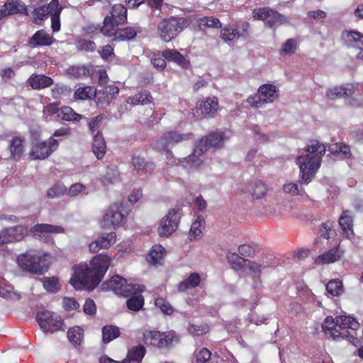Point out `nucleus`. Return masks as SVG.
Masks as SVG:
<instances>
[{
  "mask_svg": "<svg viewBox=\"0 0 363 363\" xmlns=\"http://www.w3.org/2000/svg\"><path fill=\"white\" fill-rule=\"evenodd\" d=\"M111 259L106 255L95 256L89 264L81 263L73 267V274L70 279L74 289H93L101 281L110 265Z\"/></svg>",
  "mask_w": 363,
  "mask_h": 363,
  "instance_id": "1",
  "label": "nucleus"
},
{
  "mask_svg": "<svg viewBox=\"0 0 363 363\" xmlns=\"http://www.w3.org/2000/svg\"><path fill=\"white\" fill-rule=\"evenodd\" d=\"M326 147L317 140H312L306 146V154L297 157L296 162L301 171V181L308 184L312 176L319 169L321 159L325 153Z\"/></svg>",
  "mask_w": 363,
  "mask_h": 363,
  "instance_id": "2",
  "label": "nucleus"
},
{
  "mask_svg": "<svg viewBox=\"0 0 363 363\" xmlns=\"http://www.w3.org/2000/svg\"><path fill=\"white\" fill-rule=\"evenodd\" d=\"M322 328L326 336L338 340L349 337L348 330H358L359 323L352 316L338 315L335 318L327 317Z\"/></svg>",
  "mask_w": 363,
  "mask_h": 363,
  "instance_id": "3",
  "label": "nucleus"
},
{
  "mask_svg": "<svg viewBox=\"0 0 363 363\" xmlns=\"http://www.w3.org/2000/svg\"><path fill=\"white\" fill-rule=\"evenodd\" d=\"M189 25L185 18L171 17L162 20L157 26V33L160 39L166 43L174 39Z\"/></svg>",
  "mask_w": 363,
  "mask_h": 363,
  "instance_id": "4",
  "label": "nucleus"
},
{
  "mask_svg": "<svg viewBox=\"0 0 363 363\" xmlns=\"http://www.w3.org/2000/svg\"><path fill=\"white\" fill-rule=\"evenodd\" d=\"M48 254L40 255L34 252H28L17 258L21 268L33 274H43L48 268L46 257Z\"/></svg>",
  "mask_w": 363,
  "mask_h": 363,
  "instance_id": "5",
  "label": "nucleus"
},
{
  "mask_svg": "<svg viewBox=\"0 0 363 363\" xmlns=\"http://www.w3.org/2000/svg\"><path fill=\"white\" fill-rule=\"evenodd\" d=\"M127 21V9L122 4H115L112 6L109 14L104 19V26L100 28L101 32L106 36L113 35L114 28Z\"/></svg>",
  "mask_w": 363,
  "mask_h": 363,
  "instance_id": "6",
  "label": "nucleus"
},
{
  "mask_svg": "<svg viewBox=\"0 0 363 363\" xmlns=\"http://www.w3.org/2000/svg\"><path fill=\"white\" fill-rule=\"evenodd\" d=\"M279 95V88L272 84H264L261 85L257 93L255 95H250L247 99V102L255 108H262L266 104L273 103Z\"/></svg>",
  "mask_w": 363,
  "mask_h": 363,
  "instance_id": "7",
  "label": "nucleus"
},
{
  "mask_svg": "<svg viewBox=\"0 0 363 363\" xmlns=\"http://www.w3.org/2000/svg\"><path fill=\"white\" fill-rule=\"evenodd\" d=\"M129 212L130 209L125 206L123 202L115 203L106 210L101 225L106 228L119 226Z\"/></svg>",
  "mask_w": 363,
  "mask_h": 363,
  "instance_id": "8",
  "label": "nucleus"
},
{
  "mask_svg": "<svg viewBox=\"0 0 363 363\" xmlns=\"http://www.w3.org/2000/svg\"><path fill=\"white\" fill-rule=\"evenodd\" d=\"M104 289H110L118 295L129 296L144 290V286L133 284H127L126 279L116 275L103 284Z\"/></svg>",
  "mask_w": 363,
  "mask_h": 363,
  "instance_id": "9",
  "label": "nucleus"
},
{
  "mask_svg": "<svg viewBox=\"0 0 363 363\" xmlns=\"http://www.w3.org/2000/svg\"><path fill=\"white\" fill-rule=\"evenodd\" d=\"M37 322L41 330L45 333L64 330L63 321L60 315L50 311H42L36 315Z\"/></svg>",
  "mask_w": 363,
  "mask_h": 363,
  "instance_id": "10",
  "label": "nucleus"
},
{
  "mask_svg": "<svg viewBox=\"0 0 363 363\" xmlns=\"http://www.w3.org/2000/svg\"><path fill=\"white\" fill-rule=\"evenodd\" d=\"M252 17L256 20L264 21L269 28H276L287 21L286 18L269 7L255 9Z\"/></svg>",
  "mask_w": 363,
  "mask_h": 363,
  "instance_id": "11",
  "label": "nucleus"
},
{
  "mask_svg": "<svg viewBox=\"0 0 363 363\" xmlns=\"http://www.w3.org/2000/svg\"><path fill=\"white\" fill-rule=\"evenodd\" d=\"M145 342L158 348H168L179 339L174 332L160 333L159 331H149L144 335Z\"/></svg>",
  "mask_w": 363,
  "mask_h": 363,
  "instance_id": "12",
  "label": "nucleus"
},
{
  "mask_svg": "<svg viewBox=\"0 0 363 363\" xmlns=\"http://www.w3.org/2000/svg\"><path fill=\"white\" fill-rule=\"evenodd\" d=\"M182 216L179 208H173L160 223L157 231L160 237H168L178 228Z\"/></svg>",
  "mask_w": 363,
  "mask_h": 363,
  "instance_id": "13",
  "label": "nucleus"
},
{
  "mask_svg": "<svg viewBox=\"0 0 363 363\" xmlns=\"http://www.w3.org/2000/svg\"><path fill=\"white\" fill-rule=\"evenodd\" d=\"M58 147V141L50 138L47 141H37L33 143L30 157L33 160H44Z\"/></svg>",
  "mask_w": 363,
  "mask_h": 363,
  "instance_id": "14",
  "label": "nucleus"
},
{
  "mask_svg": "<svg viewBox=\"0 0 363 363\" xmlns=\"http://www.w3.org/2000/svg\"><path fill=\"white\" fill-rule=\"evenodd\" d=\"M192 138L190 133L181 134L175 131L164 133L156 142L155 148L158 150H164L177 143L189 140Z\"/></svg>",
  "mask_w": 363,
  "mask_h": 363,
  "instance_id": "15",
  "label": "nucleus"
},
{
  "mask_svg": "<svg viewBox=\"0 0 363 363\" xmlns=\"http://www.w3.org/2000/svg\"><path fill=\"white\" fill-rule=\"evenodd\" d=\"M206 151L198 143L193 152L188 157L174 160L173 163L182 164L186 169H199L204 162V153Z\"/></svg>",
  "mask_w": 363,
  "mask_h": 363,
  "instance_id": "16",
  "label": "nucleus"
},
{
  "mask_svg": "<svg viewBox=\"0 0 363 363\" xmlns=\"http://www.w3.org/2000/svg\"><path fill=\"white\" fill-rule=\"evenodd\" d=\"M250 26L245 23L235 27H225L220 30V38L228 44L235 43L238 39H245L248 35Z\"/></svg>",
  "mask_w": 363,
  "mask_h": 363,
  "instance_id": "17",
  "label": "nucleus"
},
{
  "mask_svg": "<svg viewBox=\"0 0 363 363\" xmlns=\"http://www.w3.org/2000/svg\"><path fill=\"white\" fill-rule=\"evenodd\" d=\"M64 232L65 229L62 227L49 224H37L31 229V233L33 236L44 242H50L52 240L50 234L63 233Z\"/></svg>",
  "mask_w": 363,
  "mask_h": 363,
  "instance_id": "18",
  "label": "nucleus"
},
{
  "mask_svg": "<svg viewBox=\"0 0 363 363\" xmlns=\"http://www.w3.org/2000/svg\"><path fill=\"white\" fill-rule=\"evenodd\" d=\"M218 109V99L215 96L208 97L201 101L194 115L197 118L213 117Z\"/></svg>",
  "mask_w": 363,
  "mask_h": 363,
  "instance_id": "19",
  "label": "nucleus"
},
{
  "mask_svg": "<svg viewBox=\"0 0 363 363\" xmlns=\"http://www.w3.org/2000/svg\"><path fill=\"white\" fill-rule=\"evenodd\" d=\"M231 135L230 131L213 132L209 134L206 138L200 140L199 143L201 147L207 151L210 147H220L223 143L227 140Z\"/></svg>",
  "mask_w": 363,
  "mask_h": 363,
  "instance_id": "20",
  "label": "nucleus"
},
{
  "mask_svg": "<svg viewBox=\"0 0 363 363\" xmlns=\"http://www.w3.org/2000/svg\"><path fill=\"white\" fill-rule=\"evenodd\" d=\"M116 236L114 232L104 233L89 245V251L92 253H96L101 249H108L116 242Z\"/></svg>",
  "mask_w": 363,
  "mask_h": 363,
  "instance_id": "21",
  "label": "nucleus"
},
{
  "mask_svg": "<svg viewBox=\"0 0 363 363\" xmlns=\"http://www.w3.org/2000/svg\"><path fill=\"white\" fill-rule=\"evenodd\" d=\"M26 230L23 226L9 228L0 232V244L22 240Z\"/></svg>",
  "mask_w": 363,
  "mask_h": 363,
  "instance_id": "22",
  "label": "nucleus"
},
{
  "mask_svg": "<svg viewBox=\"0 0 363 363\" xmlns=\"http://www.w3.org/2000/svg\"><path fill=\"white\" fill-rule=\"evenodd\" d=\"M247 191L253 200H259L265 197L268 188L262 180H255L249 184Z\"/></svg>",
  "mask_w": 363,
  "mask_h": 363,
  "instance_id": "23",
  "label": "nucleus"
},
{
  "mask_svg": "<svg viewBox=\"0 0 363 363\" xmlns=\"http://www.w3.org/2000/svg\"><path fill=\"white\" fill-rule=\"evenodd\" d=\"M342 38L348 47L359 50L363 48V34L358 31H345L342 33Z\"/></svg>",
  "mask_w": 363,
  "mask_h": 363,
  "instance_id": "24",
  "label": "nucleus"
},
{
  "mask_svg": "<svg viewBox=\"0 0 363 363\" xmlns=\"http://www.w3.org/2000/svg\"><path fill=\"white\" fill-rule=\"evenodd\" d=\"M161 55L166 60L174 62L182 67L189 65V61L177 50L165 49L161 52Z\"/></svg>",
  "mask_w": 363,
  "mask_h": 363,
  "instance_id": "25",
  "label": "nucleus"
},
{
  "mask_svg": "<svg viewBox=\"0 0 363 363\" xmlns=\"http://www.w3.org/2000/svg\"><path fill=\"white\" fill-rule=\"evenodd\" d=\"M53 42V38L43 30H38L30 39L28 44L32 47L48 46Z\"/></svg>",
  "mask_w": 363,
  "mask_h": 363,
  "instance_id": "26",
  "label": "nucleus"
},
{
  "mask_svg": "<svg viewBox=\"0 0 363 363\" xmlns=\"http://www.w3.org/2000/svg\"><path fill=\"white\" fill-rule=\"evenodd\" d=\"M28 82L34 89H43L50 86L53 84V80L44 74H32Z\"/></svg>",
  "mask_w": 363,
  "mask_h": 363,
  "instance_id": "27",
  "label": "nucleus"
},
{
  "mask_svg": "<svg viewBox=\"0 0 363 363\" xmlns=\"http://www.w3.org/2000/svg\"><path fill=\"white\" fill-rule=\"evenodd\" d=\"M92 151L97 159H102L106 152V144L101 132L98 131L93 136Z\"/></svg>",
  "mask_w": 363,
  "mask_h": 363,
  "instance_id": "28",
  "label": "nucleus"
},
{
  "mask_svg": "<svg viewBox=\"0 0 363 363\" xmlns=\"http://www.w3.org/2000/svg\"><path fill=\"white\" fill-rule=\"evenodd\" d=\"M343 255L339 246L316 257V264H329L338 260Z\"/></svg>",
  "mask_w": 363,
  "mask_h": 363,
  "instance_id": "29",
  "label": "nucleus"
},
{
  "mask_svg": "<svg viewBox=\"0 0 363 363\" xmlns=\"http://www.w3.org/2000/svg\"><path fill=\"white\" fill-rule=\"evenodd\" d=\"M142 32L141 28L138 26H128L124 28L114 30L113 35L119 40H130L135 38L136 35Z\"/></svg>",
  "mask_w": 363,
  "mask_h": 363,
  "instance_id": "30",
  "label": "nucleus"
},
{
  "mask_svg": "<svg viewBox=\"0 0 363 363\" xmlns=\"http://www.w3.org/2000/svg\"><path fill=\"white\" fill-rule=\"evenodd\" d=\"M227 259L232 269L238 273L244 272L247 259H245L235 252H228Z\"/></svg>",
  "mask_w": 363,
  "mask_h": 363,
  "instance_id": "31",
  "label": "nucleus"
},
{
  "mask_svg": "<svg viewBox=\"0 0 363 363\" xmlns=\"http://www.w3.org/2000/svg\"><path fill=\"white\" fill-rule=\"evenodd\" d=\"M126 101L132 106L145 105L150 104L152 101V96L150 91L144 90L134 96L128 97Z\"/></svg>",
  "mask_w": 363,
  "mask_h": 363,
  "instance_id": "32",
  "label": "nucleus"
},
{
  "mask_svg": "<svg viewBox=\"0 0 363 363\" xmlns=\"http://www.w3.org/2000/svg\"><path fill=\"white\" fill-rule=\"evenodd\" d=\"M268 267L263 261L257 260L252 261L247 259L245 269L250 271V274L254 279H259L262 272Z\"/></svg>",
  "mask_w": 363,
  "mask_h": 363,
  "instance_id": "33",
  "label": "nucleus"
},
{
  "mask_svg": "<svg viewBox=\"0 0 363 363\" xmlns=\"http://www.w3.org/2000/svg\"><path fill=\"white\" fill-rule=\"evenodd\" d=\"M6 11L9 15L15 13H25L27 11L26 4L21 0H7L4 4Z\"/></svg>",
  "mask_w": 363,
  "mask_h": 363,
  "instance_id": "34",
  "label": "nucleus"
},
{
  "mask_svg": "<svg viewBox=\"0 0 363 363\" xmlns=\"http://www.w3.org/2000/svg\"><path fill=\"white\" fill-rule=\"evenodd\" d=\"M201 280V277L198 273H191L186 279L178 284V290L179 291H185L188 289H194L200 284Z\"/></svg>",
  "mask_w": 363,
  "mask_h": 363,
  "instance_id": "35",
  "label": "nucleus"
},
{
  "mask_svg": "<svg viewBox=\"0 0 363 363\" xmlns=\"http://www.w3.org/2000/svg\"><path fill=\"white\" fill-rule=\"evenodd\" d=\"M348 211H344L339 218V224L348 239H351L354 235L352 229V218L347 214Z\"/></svg>",
  "mask_w": 363,
  "mask_h": 363,
  "instance_id": "36",
  "label": "nucleus"
},
{
  "mask_svg": "<svg viewBox=\"0 0 363 363\" xmlns=\"http://www.w3.org/2000/svg\"><path fill=\"white\" fill-rule=\"evenodd\" d=\"M204 218L202 216H198L196 220L192 223L189 237L191 240L200 238L202 235V230L204 228Z\"/></svg>",
  "mask_w": 363,
  "mask_h": 363,
  "instance_id": "37",
  "label": "nucleus"
},
{
  "mask_svg": "<svg viewBox=\"0 0 363 363\" xmlns=\"http://www.w3.org/2000/svg\"><path fill=\"white\" fill-rule=\"evenodd\" d=\"M198 26L201 30L220 28L222 26V23L217 18L213 16H204L198 19Z\"/></svg>",
  "mask_w": 363,
  "mask_h": 363,
  "instance_id": "38",
  "label": "nucleus"
},
{
  "mask_svg": "<svg viewBox=\"0 0 363 363\" xmlns=\"http://www.w3.org/2000/svg\"><path fill=\"white\" fill-rule=\"evenodd\" d=\"M132 164L135 169L144 171L145 173L153 171L155 167L152 162H146L145 159L139 155H133Z\"/></svg>",
  "mask_w": 363,
  "mask_h": 363,
  "instance_id": "39",
  "label": "nucleus"
},
{
  "mask_svg": "<svg viewBox=\"0 0 363 363\" xmlns=\"http://www.w3.org/2000/svg\"><path fill=\"white\" fill-rule=\"evenodd\" d=\"M146 350L144 346L133 347L128 351L127 355L128 363L140 362L145 354Z\"/></svg>",
  "mask_w": 363,
  "mask_h": 363,
  "instance_id": "40",
  "label": "nucleus"
},
{
  "mask_svg": "<svg viewBox=\"0 0 363 363\" xmlns=\"http://www.w3.org/2000/svg\"><path fill=\"white\" fill-rule=\"evenodd\" d=\"M10 152L13 158L19 159L24 150L23 139L20 137L13 138L9 145Z\"/></svg>",
  "mask_w": 363,
  "mask_h": 363,
  "instance_id": "41",
  "label": "nucleus"
},
{
  "mask_svg": "<svg viewBox=\"0 0 363 363\" xmlns=\"http://www.w3.org/2000/svg\"><path fill=\"white\" fill-rule=\"evenodd\" d=\"M57 118L67 121H79L82 116L74 112L72 108L65 106L60 109Z\"/></svg>",
  "mask_w": 363,
  "mask_h": 363,
  "instance_id": "42",
  "label": "nucleus"
},
{
  "mask_svg": "<svg viewBox=\"0 0 363 363\" xmlns=\"http://www.w3.org/2000/svg\"><path fill=\"white\" fill-rule=\"evenodd\" d=\"M165 249L160 245H155L152 247L149 252V262L155 264L160 262L163 259L165 255Z\"/></svg>",
  "mask_w": 363,
  "mask_h": 363,
  "instance_id": "43",
  "label": "nucleus"
},
{
  "mask_svg": "<svg viewBox=\"0 0 363 363\" xmlns=\"http://www.w3.org/2000/svg\"><path fill=\"white\" fill-rule=\"evenodd\" d=\"M120 335L119 329L113 325H106L102 329V340L104 343H108Z\"/></svg>",
  "mask_w": 363,
  "mask_h": 363,
  "instance_id": "44",
  "label": "nucleus"
},
{
  "mask_svg": "<svg viewBox=\"0 0 363 363\" xmlns=\"http://www.w3.org/2000/svg\"><path fill=\"white\" fill-rule=\"evenodd\" d=\"M67 338L72 345H79L83 338V330L79 326L69 328L67 331Z\"/></svg>",
  "mask_w": 363,
  "mask_h": 363,
  "instance_id": "45",
  "label": "nucleus"
},
{
  "mask_svg": "<svg viewBox=\"0 0 363 363\" xmlns=\"http://www.w3.org/2000/svg\"><path fill=\"white\" fill-rule=\"evenodd\" d=\"M67 189L66 186L60 182L56 183L47 191V196L50 199L58 198L63 196Z\"/></svg>",
  "mask_w": 363,
  "mask_h": 363,
  "instance_id": "46",
  "label": "nucleus"
},
{
  "mask_svg": "<svg viewBox=\"0 0 363 363\" xmlns=\"http://www.w3.org/2000/svg\"><path fill=\"white\" fill-rule=\"evenodd\" d=\"M326 291L333 296H337L342 294V283L339 279L330 281L326 285Z\"/></svg>",
  "mask_w": 363,
  "mask_h": 363,
  "instance_id": "47",
  "label": "nucleus"
},
{
  "mask_svg": "<svg viewBox=\"0 0 363 363\" xmlns=\"http://www.w3.org/2000/svg\"><path fill=\"white\" fill-rule=\"evenodd\" d=\"M126 301L127 307L133 311H138L144 305V298L141 295H135Z\"/></svg>",
  "mask_w": 363,
  "mask_h": 363,
  "instance_id": "48",
  "label": "nucleus"
},
{
  "mask_svg": "<svg viewBox=\"0 0 363 363\" xmlns=\"http://www.w3.org/2000/svg\"><path fill=\"white\" fill-rule=\"evenodd\" d=\"M187 330L193 336H200L206 334L209 331V327L207 324L195 325L190 323Z\"/></svg>",
  "mask_w": 363,
  "mask_h": 363,
  "instance_id": "49",
  "label": "nucleus"
},
{
  "mask_svg": "<svg viewBox=\"0 0 363 363\" xmlns=\"http://www.w3.org/2000/svg\"><path fill=\"white\" fill-rule=\"evenodd\" d=\"M106 169V171L103 175L104 180L108 183L116 182L119 177V172L118 168L114 165H111L108 166Z\"/></svg>",
  "mask_w": 363,
  "mask_h": 363,
  "instance_id": "50",
  "label": "nucleus"
},
{
  "mask_svg": "<svg viewBox=\"0 0 363 363\" xmlns=\"http://www.w3.org/2000/svg\"><path fill=\"white\" fill-rule=\"evenodd\" d=\"M94 93V89L91 86L80 87L75 91L74 96L76 99L86 100L91 99Z\"/></svg>",
  "mask_w": 363,
  "mask_h": 363,
  "instance_id": "51",
  "label": "nucleus"
},
{
  "mask_svg": "<svg viewBox=\"0 0 363 363\" xmlns=\"http://www.w3.org/2000/svg\"><path fill=\"white\" fill-rule=\"evenodd\" d=\"M155 305L160 308L164 315H172L174 313L173 307L163 298H157L155 301Z\"/></svg>",
  "mask_w": 363,
  "mask_h": 363,
  "instance_id": "52",
  "label": "nucleus"
},
{
  "mask_svg": "<svg viewBox=\"0 0 363 363\" xmlns=\"http://www.w3.org/2000/svg\"><path fill=\"white\" fill-rule=\"evenodd\" d=\"M48 16L55 17L60 16L62 7L59 4V0H52L50 4L45 6Z\"/></svg>",
  "mask_w": 363,
  "mask_h": 363,
  "instance_id": "53",
  "label": "nucleus"
},
{
  "mask_svg": "<svg viewBox=\"0 0 363 363\" xmlns=\"http://www.w3.org/2000/svg\"><path fill=\"white\" fill-rule=\"evenodd\" d=\"M257 251V245L255 243L242 244L238 247V252L242 257H251Z\"/></svg>",
  "mask_w": 363,
  "mask_h": 363,
  "instance_id": "54",
  "label": "nucleus"
},
{
  "mask_svg": "<svg viewBox=\"0 0 363 363\" xmlns=\"http://www.w3.org/2000/svg\"><path fill=\"white\" fill-rule=\"evenodd\" d=\"M43 286L46 291L52 293L58 291L60 288L58 279L55 277L45 278Z\"/></svg>",
  "mask_w": 363,
  "mask_h": 363,
  "instance_id": "55",
  "label": "nucleus"
},
{
  "mask_svg": "<svg viewBox=\"0 0 363 363\" xmlns=\"http://www.w3.org/2000/svg\"><path fill=\"white\" fill-rule=\"evenodd\" d=\"M283 191L285 194L292 196L301 194V189L298 188L297 183L288 182L283 185Z\"/></svg>",
  "mask_w": 363,
  "mask_h": 363,
  "instance_id": "56",
  "label": "nucleus"
},
{
  "mask_svg": "<svg viewBox=\"0 0 363 363\" xmlns=\"http://www.w3.org/2000/svg\"><path fill=\"white\" fill-rule=\"evenodd\" d=\"M329 150L332 153L342 154L345 158H347L351 155L350 148L345 144H335L333 146H330Z\"/></svg>",
  "mask_w": 363,
  "mask_h": 363,
  "instance_id": "57",
  "label": "nucleus"
},
{
  "mask_svg": "<svg viewBox=\"0 0 363 363\" xmlns=\"http://www.w3.org/2000/svg\"><path fill=\"white\" fill-rule=\"evenodd\" d=\"M211 356V352L207 348H201L195 351V359L196 363H206Z\"/></svg>",
  "mask_w": 363,
  "mask_h": 363,
  "instance_id": "58",
  "label": "nucleus"
},
{
  "mask_svg": "<svg viewBox=\"0 0 363 363\" xmlns=\"http://www.w3.org/2000/svg\"><path fill=\"white\" fill-rule=\"evenodd\" d=\"M76 46L78 50L85 51H92L96 48L95 43L93 41L87 40H79L76 42Z\"/></svg>",
  "mask_w": 363,
  "mask_h": 363,
  "instance_id": "59",
  "label": "nucleus"
},
{
  "mask_svg": "<svg viewBox=\"0 0 363 363\" xmlns=\"http://www.w3.org/2000/svg\"><path fill=\"white\" fill-rule=\"evenodd\" d=\"M165 59L161 55V52H158L157 54H155L154 57L151 59V62L152 65L159 69H164L166 67Z\"/></svg>",
  "mask_w": 363,
  "mask_h": 363,
  "instance_id": "60",
  "label": "nucleus"
},
{
  "mask_svg": "<svg viewBox=\"0 0 363 363\" xmlns=\"http://www.w3.org/2000/svg\"><path fill=\"white\" fill-rule=\"evenodd\" d=\"M68 87L65 85H60L57 84L52 89V96L55 99H60L62 96L67 95L68 93Z\"/></svg>",
  "mask_w": 363,
  "mask_h": 363,
  "instance_id": "61",
  "label": "nucleus"
},
{
  "mask_svg": "<svg viewBox=\"0 0 363 363\" xmlns=\"http://www.w3.org/2000/svg\"><path fill=\"white\" fill-rule=\"evenodd\" d=\"M102 120V116H97L91 118V120L89 123V128L93 135H94L95 132L97 133L99 131V128L101 125Z\"/></svg>",
  "mask_w": 363,
  "mask_h": 363,
  "instance_id": "62",
  "label": "nucleus"
},
{
  "mask_svg": "<svg viewBox=\"0 0 363 363\" xmlns=\"http://www.w3.org/2000/svg\"><path fill=\"white\" fill-rule=\"evenodd\" d=\"M297 43L294 38H291L286 40L283 45L282 50L285 54L294 53L296 49Z\"/></svg>",
  "mask_w": 363,
  "mask_h": 363,
  "instance_id": "63",
  "label": "nucleus"
},
{
  "mask_svg": "<svg viewBox=\"0 0 363 363\" xmlns=\"http://www.w3.org/2000/svg\"><path fill=\"white\" fill-rule=\"evenodd\" d=\"M86 189V187L84 184L81 183H75L72 184L67 191V194L69 196H78L80 193L84 191Z\"/></svg>",
  "mask_w": 363,
  "mask_h": 363,
  "instance_id": "64",
  "label": "nucleus"
}]
</instances>
